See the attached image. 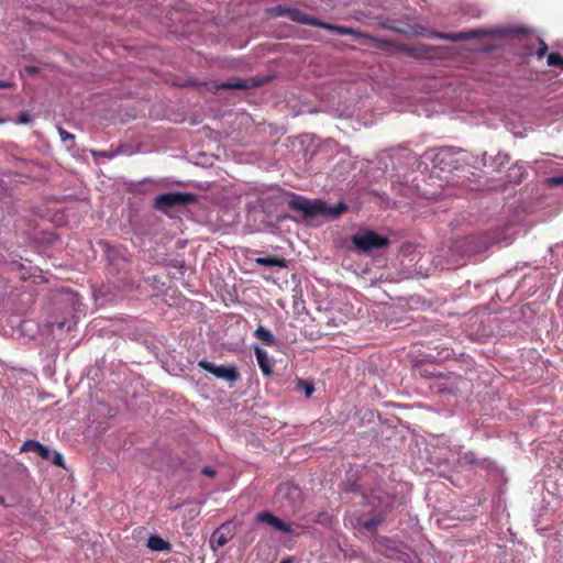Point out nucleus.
<instances>
[{
	"instance_id": "obj_1",
	"label": "nucleus",
	"mask_w": 563,
	"mask_h": 563,
	"mask_svg": "<svg viewBox=\"0 0 563 563\" xmlns=\"http://www.w3.org/2000/svg\"><path fill=\"white\" fill-rule=\"evenodd\" d=\"M287 18L294 22L321 27V29H324L330 32H334L340 35H352L355 38L365 37L368 40H374L372 36H368L358 30H355L350 26L335 25V24L323 22V21H321L312 15H309L308 13H306L299 9H296V8H289Z\"/></svg>"
},
{
	"instance_id": "obj_2",
	"label": "nucleus",
	"mask_w": 563,
	"mask_h": 563,
	"mask_svg": "<svg viewBox=\"0 0 563 563\" xmlns=\"http://www.w3.org/2000/svg\"><path fill=\"white\" fill-rule=\"evenodd\" d=\"M288 207L291 210L302 212L306 218L317 214L339 216L345 209L342 205L335 209H329L325 202L321 200H309L300 196H294V198L288 201Z\"/></svg>"
},
{
	"instance_id": "obj_3",
	"label": "nucleus",
	"mask_w": 563,
	"mask_h": 563,
	"mask_svg": "<svg viewBox=\"0 0 563 563\" xmlns=\"http://www.w3.org/2000/svg\"><path fill=\"white\" fill-rule=\"evenodd\" d=\"M352 244L360 253H368L373 250H382L389 245V239L373 230L357 232L351 238Z\"/></svg>"
},
{
	"instance_id": "obj_4",
	"label": "nucleus",
	"mask_w": 563,
	"mask_h": 563,
	"mask_svg": "<svg viewBox=\"0 0 563 563\" xmlns=\"http://www.w3.org/2000/svg\"><path fill=\"white\" fill-rule=\"evenodd\" d=\"M197 201V196L190 192H167L155 197L154 208L168 213L177 206H188Z\"/></svg>"
},
{
	"instance_id": "obj_5",
	"label": "nucleus",
	"mask_w": 563,
	"mask_h": 563,
	"mask_svg": "<svg viewBox=\"0 0 563 563\" xmlns=\"http://www.w3.org/2000/svg\"><path fill=\"white\" fill-rule=\"evenodd\" d=\"M516 37H518L519 41L523 42V46L526 47V52L523 53L525 56H531L533 54V47L536 44H538V48L536 51V55L538 58H542L548 53V44L534 35L531 31L527 29H515L511 31Z\"/></svg>"
},
{
	"instance_id": "obj_6",
	"label": "nucleus",
	"mask_w": 563,
	"mask_h": 563,
	"mask_svg": "<svg viewBox=\"0 0 563 563\" xmlns=\"http://www.w3.org/2000/svg\"><path fill=\"white\" fill-rule=\"evenodd\" d=\"M198 365L199 367L214 375L217 378L224 379L229 383H234L240 378V373L238 368L233 365H216L214 363L205 360L199 361Z\"/></svg>"
},
{
	"instance_id": "obj_7",
	"label": "nucleus",
	"mask_w": 563,
	"mask_h": 563,
	"mask_svg": "<svg viewBox=\"0 0 563 563\" xmlns=\"http://www.w3.org/2000/svg\"><path fill=\"white\" fill-rule=\"evenodd\" d=\"M261 82L255 80L254 78H250V79H240V78H232L228 81H224V82H220V84H212L211 86V89L213 90H220V89H224V90H228V89H236V90H247V89H251V88H255L257 86H260Z\"/></svg>"
},
{
	"instance_id": "obj_8",
	"label": "nucleus",
	"mask_w": 563,
	"mask_h": 563,
	"mask_svg": "<svg viewBox=\"0 0 563 563\" xmlns=\"http://www.w3.org/2000/svg\"><path fill=\"white\" fill-rule=\"evenodd\" d=\"M485 34H486V32H484L483 30H471L467 32H459V33L435 32V33H433V36L437 38H440V40L460 42V41L477 38V37L484 36Z\"/></svg>"
},
{
	"instance_id": "obj_9",
	"label": "nucleus",
	"mask_w": 563,
	"mask_h": 563,
	"mask_svg": "<svg viewBox=\"0 0 563 563\" xmlns=\"http://www.w3.org/2000/svg\"><path fill=\"white\" fill-rule=\"evenodd\" d=\"M256 521L264 522L272 526L274 529L284 532V533H292V529L289 525L285 523L278 517L272 515L268 511H262L256 515Z\"/></svg>"
},
{
	"instance_id": "obj_10",
	"label": "nucleus",
	"mask_w": 563,
	"mask_h": 563,
	"mask_svg": "<svg viewBox=\"0 0 563 563\" xmlns=\"http://www.w3.org/2000/svg\"><path fill=\"white\" fill-rule=\"evenodd\" d=\"M49 333L57 341L66 340L70 331V324L64 320H49L46 322Z\"/></svg>"
},
{
	"instance_id": "obj_11",
	"label": "nucleus",
	"mask_w": 563,
	"mask_h": 563,
	"mask_svg": "<svg viewBox=\"0 0 563 563\" xmlns=\"http://www.w3.org/2000/svg\"><path fill=\"white\" fill-rule=\"evenodd\" d=\"M20 451L21 452H34L45 461L51 460V456H52V450L48 446L42 444L41 442H38L36 440H26L22 444Z\"/></svg>"
},
{
	"instance_id": "obj_12",
	"label": "nucleus",
	"mask_w": 563,
	"mask_h": 563,
	"mask_svg": "<svg viewBox=\"0 0 563 563\" xmlns=\"http://www.w3.org/2000/svg\"><path fill=\"white\" fill-rule=\"evenodd\" d=\"M233 536L232 526L229 522L223 523L212 533L211 543L217 544L219 548L224 547Z\"/></svg>"
},
{
	"instance_id": "obj_13",
	"label": "nucleus",
	"mask_w": 563,
	"mask_h": 563,
	"mask_svg": "<svg viewBox=\"0 0 563 563\" xmlns=\"http://www.w3.org/2000/svg\"><path fill=\"white\" fill-rule=\"evenodd\" d=\"M374 550L387 558H393L397 549L394 547V542L386 537H378L374 542Z\"/></svg>"
},
{
	"instance_id": "obj_14",
	"label": "nucleus",
	"mask_w": 563,
	"mask_h": 563,
	"mask_svg": "<svg viewBox=\"0 0 563 563\" xmlns=\"http://www.w3.org/2000/svg\"><path fill=\"white\" fill-rule=\"evenodd\" d=\"M254 353H255L256 361H257V364H258L262 373L265 376H271L273 374V365L268 357V353L260 346H255Z\"/></svg>"
},
{
	"instance_id": "obj_15",
	"label": "nucleus",
	"mask_w": 563,
	"mask_h": 563,
	"mask_svg": "<svg viewBox=\"0 0 563 563\" xmlns=\"http://www.w3.org/2000/svg\"><path fill=\"white\" fill-rule=\"evenodd\" d=\"M481 243L479 238L472 235L461 241V247H464L467 253H478L485 249V245H481Z\"/></svg>"
},
{
	"instance_id": "obj_16",
	"label": "nucleus",
	"mask_w": 563,
	"mask_h": 563,
	"mask_svg": "<svg viewBox=\"0 0 563 563\" xmlns=\"http://www.w3.org/2000/svg\"><path fill=\"white\" fill-rule=\"evenodd\" d=\"M147 548L152 551H170L172 544L168 541H165L157 534H153L147 539Z\"/></svg>"
},
{
	"instance_id": "obj_17",
	"label": "nucleus",
	"mask_w": 563,
	"mask_h": 563,
	"mask_svg": "<svg viewBox=\"0 0 563 563\" xmlns=\"http://www.w3.org/2000/svg\"><path fill=\"white\" fill-rule=\"evenodd\" d=\"M255 262L261 266L267 267H287V261L283 257L278 256H266V257H257Z\"/></svg>"
},
{
	"instance_id": "obj_18",
	"label": "nucleus",
	"mask_w": 563,
	"mask_h": 563,
	"mask_svg": "<svg viewBox=\"0 0 563 563\" xmlns=\"http://www.w3.org/2000/svg\"><path fill=\"white\" fill-rule=\"evenodd\" d=\"M254 335L260 341H262L265 345H268V346L276 345V339L273 335V333L268 329H266L262 325L257 327V329L254 331Z\"/></svg>"
},
{
	"instance_id": "obj_19",
	"label": "nucleus",
	"mask_w": 563,
	"mask_h": 563,
	"mask_svg": "<svg viewBox=\"0 0 563 563\" xmlns=\"http://www.w3.org/2000/svg\"><path fill=\"white\" fill-rule=\"evenodd\" d=\"M384 519H385V518H384L383 516H380V515H379V516H376V517H373V518H371V519H368V520L363 521L361 525H362V527H363L365 530H367V531H374V530H376V528H377L379 525H382V523H383Z\"/></svg>"
},
{
	"instance_id": "obj_20",
	"label": "nucleus",
	"mask_w": 563,
	"mask_h": 563,
	"mask_svg": "<svg viewBox=\"0 0 563 563\" xmlns=\"http://www.w3.org/2000/svg\"><path fill=\"white\" fill-rule=\"evenodd\" d=\"M547 63L549 66L561 67L563 69V56L558 53L549 54Z\"/></svg>"
},
{
	"instance_id": "obj_21",
	"label": "nucleus",
	"mask_w": 563,
	"mask_h": 563,
	"mask_svg": "<svg viewBox=\"0 0 563 563\" xmlns=\"http://www.w3.org/2000/svg\"><path fill=\"white\" fill-rule=\"evenodd\" d=\"M288 10H289V7L276 5V7L269 8L267 10V12L274 16H287Z\"/></svg>"
},
{
	"instance_id": "obj_22",
	"label": "nucleus",
	"mask_w": 563,
	"mask_h": 563,
	"mask_svg": "<svg viewBox=\"0 0 563 563\" xmlns=\"http://www.w3.org/2000/svg\"><path fill=\"white\" fill-rule=\"evenodd\" d=\"M448 155H449V151L445 148H441L431 156V159L435 166H440Z\"/></svg>"
},
{
	"instance_id": "obj_23",
	"label": "nucleus",
	"mask_w": 563,
	"mask_h": 563,
	"mask_svg": "<svg viewBox=\"0 0 563 563\" xmlns=\"http://www.w3.org/2000/svg\"><path fill=\"white\" fill-rule=\"evenodd\" d=\"M298 387L303 390L307 398H309L314 391L313 385L303 379L298 380Z\"/></svg>"
},
{
	"instance_id": "obj_24",
	"label": "nucleus",
	"mask_w": 563,
	"mask_h": 563,
	"mask_svg": "<svg viewBox=\"0 0 563 563\" xmlns=\"http://www.w3.org/2000/svg\"><path fill=\"white\" fill-rule=\"evenodd\" d=\"M52 463L56 466H60L63 468H66V465H65V461H64V457L63 455L57 452V451H52V456H51V460Z\"/></svg>"
},
{
	"instance_id": "obj_25",
	"label": "nucleus",
	"mask_w": 563,
	"mask_h": 563,
	"mask_svg": "<svg viewBox=\"0 0 563 563\" xmlns=\"http://www.w3.org/2000/svg\"><path fill=\"white\" fill-rule=\"evenodd\" d=\"M549 187H556L563 185V176H553L547 179Z\"/></svg>"
},
{
	"instance_id": "obj_26",
	"label": "nucleus",
	"mask_w": 563,
	"mask_h": 563,
	"mask_svg": "<svg viewBox=\"0 0 563 563\" xmlns=\"http://www.w3.org/2000/svg\"><path fill=\"white\" fill-rule=\"evenodd\" d=\"M201 473L208 477H214L217 475V471L211 466H205Z\"/></svg>"
},
{
	"instance_id": "obj_27",
	"label": "nucleus",
	"mask_w": 563,
	"mask_h": 563,
	"mask_svg": "<svg viewBox=\"0 0 563 563\" xmlns=\"http://www.w3.org/2000/svg\"><path fill=\"white\" fill-rule=\"evenodd\" d=\"M283 489H286V490L288 492V494H295V495H297V496H299V495H300V490H299V488H298V487H296V486H291V485H288V484H287V485H284V486H283Z\"/></svg>"
},
{
	"instance_id": "obj_28",
	"label": "nucleus",
	"mask_w": 563,
	"mask_h": 563,
	"mask_svg": "<svg viewBox=\"0 0 563 563\" xmlns=\"http://www.w3.org/2000/svg\"><path fill=\"white\" fill-rule=\"evenodd\" d=\"M58 131H59V135L62 137L63 141H66L68 139H70V133L62 128H58Z\"/></svg>"
},
{
	"instance_id": "obj_29",
	"label": "nucleus",
	"mask_w": 563,
	"mask_h": 563,
	"mask_svg": "<svg viewBox=\"0 0 563 563\" xmlns=\"http://www.w3.org/2000/svg\"><path fill=\"white\" fill-rule=\"evenodd\" d=\"M24 70L31 76L38 73V68L36 66H26Z\"/></svg>"
},
{
	"instance_id": "obj_30",
	"label": "nucleus",
	"mask_w": 563,
	"mask_h": 563,
	"mask_svg": "<svg viewBox=\"0 0 563 563\" xmlns=\"http://www.w3.org/2000/svg\"><path fill=\"white\" fill-rule=\"evenodd\" d=\"M19 122H21V123H27V122H30L29 114H27V113H25V112L20 113V115H19Z\"/></svg>"
},
{
	"instance_id": "obj_31",
	"label": "nucleus",
	"mask_w": 563,
	"mask_h": 563,
	"mask_svg": "<svg viewBox=\"0 0 563 563\" xmlns=\"http://www.w3.org/2000/svg\"><path fill=\"white\" fill-rule=\"evenodd\" d=\"M11 86H12V84L10 81L0 80V88L1 89L10 88Z\"/></svg>"
},
{
	"instance_id": "obj_32",
	"label": "nucleus",
	"mask_w": 563,
	"mask_h": 563,
	"mask_svg": "<svg viewBox=\"0 0 563 563\" xmlns=\"http://www.w3.org/2000/svg\"><path fill=\"white\" fill-rule=\"evenodd\" d=\"M327 518H328V515H327V514H320V515L318 516L317 522H319V523H324V522H325V520H327Z\"/></svg>"
},
{
	"instance_id": "obj_33",
	"label": "nucleus",
	"mask_w": 563,
	"mask_h": 563,
	"mask_svg": "<svg viewBox=\"0 0 563 563\" xmlns=\"http://www.w3.org/2000/svg\"><path fill=\"white\" fill-rule=\"evenodd\" d=\"M100 155L108 157V158H111L113 156L112 154H108L106 152L100 153Z\"/></svg>"
},
{
	"instance_id": "obj_34",
	"label": "nucleus",
	"mask_w": 563,
	"mask_h": 563,
	"mask_svg": "<svg viewBox=\"0 0 563 563\" xmlns=\"http://www.w3.org/2000/svg\"><path fill=\"white\" fill-rule=\"evenodd\" d=\"M279 563H291V560L290 559H285V560L280 561Z\"/></svg>"
},
{
	"instance_id": "obj_35",
	"label": "nucleus",
	"mask_w": 563,
	"mask_h": 563,
	"mask_svg": "<svg viewBox=\"0 0 563 563\" xmlns=\"http://www.w3.org/2000/svg\"><path fill=\"white\" fill-rule=\"evenodd\" d=\"M71 296H73V305L75 303V297H77V294H75L74 291L71 292Z\"/></svg>"
},
{
	"instance_id": "obj_36",
	"label": "nucleus",
	"mask_w": 563,
	"mask_h": 563,
	"mask_svg": "<svg viewBox=\"0 0 563 563\" xmlns=\"http://www.w3.org/2000/svg\"><path fill=\"white\" fill-rule=\"evenodd\" d=\"M4 504V498L0 496V506Z\"/></svg>"
}]
</instances>
